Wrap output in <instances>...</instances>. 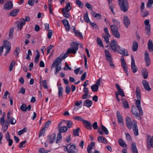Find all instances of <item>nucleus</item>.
I'll return each instance as SVG.
<instances>
[{
	"instance_id": "0eeeda50",
	"label": "nucleus",
	"mask_w": 153,
	"mask_h": 153,
	"mask_svg": "<svg viewBox=\"0 0 153 153\" xmlns=\"http://www.w3.org/2000/svg\"><path fill=\"white\" fill-rule=\"evenodd\" d=\"M121 66L126 75H128V66L124 58H121L120 59Z\"/></svg>"
},
{
	"instance_id": "5701e85b",
	"label": "nucleus",
	"mask_w": 153,
	"mask_h": 153,
	"mask_svg": "<svg viewBox=\"0 0 153 153\" xmlns=\"http://www.w3.org/2000/svg\"><path fill=\"white\" fill-rule=\"evenodd\" d=\"M148 49L150 52H152L153 51V44L152 40L149 39L147 43Z\"/></svg>"
},
{
	"instance_id": "393cba45",
	"label": "nucleus",
	"mask_w": 153,
	"mask_h": 153,
	"mask_svg": "<svg viewBox=\"0 0 153 153\" xmlns=\"http://www.w3.org/2000/svg\"><path fill=\"white\" fill-rule=\"evenodd\" d=\"M92 104V102L89 100H86L83 103V105L86 106L88 107H90Z\"/></svg>"
},
{
	"instance_id": "6e6d98bb",
	"label": "nucleus",
	"mask_w": 153,
	"mask_h": 153,
	"mask_svg": "<svg viewBox=\"0 0 153 153\" xmlns=\"http://www.w3.org/2000/svg\"><path fill=\"white\" fill-rule=\"evenodd\" d=\"M27 142L26 140H24L20 143L18 145V146L19 148H22L24 147L25 146V144Z\"/></svg>"
},
{
	"instance_id": "864d4df0",
	"label": "nucleus",
	"mask_w": 153,
	"mask_h": 153,
	"mask_svg": "<svg viewBox=\"0 0 153 153\" xmlns=\"http://www.w3.org/2000/svg\"><path fill=\"white\" fill-rule=\"evenodd\" d=\"M75 35L78 37H79L80 38L83 39V36H82L81 33L79 32L78 30L75 31L74 33Z\"/></svg>"
},
{
	"instance_id": "de8ad7c7",
	"label": "nucleus",
	"mask_w": 153,
	"mask_h": 153,
	"mask_svg": "<svg viewBox=\"0 0 153 153\" xmlns=\"http://www.w3.org/2000/svg\"><path fill=\"white\" fill-rule=\"evenodd\" d=\"M65 123L66 124L68 127L70 128L73 125V122L70 120H65Z\"/></svg>"
},
{
	"instance_id": "8fccbe9b",
	"label": "nucleus",
	"mask_w": 153,
	"mask_h": 153,
	"mask_svg": "<svg viewBox=\"0 0 153 153\" xmlns=\"http://www.w3.org/2000/svg\"><path fill=\"white\" fill-rule=\"evenodd\" d=\"M101 126L102 130L105 132V134L106 135L108 134L109 133V132L107 128L102 124H101Z\"/></svg>"
},
{
	"instance_id": "6ab92c4d",
	"label": "nucleus",
	"mask_w": 153,
	"mask_h": 153,
	"mask_svg": "<svg viewBox=\"0 0 153 153\" xmlns=\"http://www.w3.org/2000/svg\"><path fill=\"white\" fill-rule=\"evenodd\" d=\"M131 68L134 73H135L137 71V69L135 65L134 58H131Z\"/></svg>"
},
{
	"instance_id": "e2e57ef3",
	"label": "nucleus",
	"mask_w": 153,
	"mask_h": 153,
	"mask_svg": "<svg viewBox=\"0 0 153 153\" xmlns=\"http://www.w3.org/2000/svg\"><path fill=\"white\" fill-rule=\"evenodd\" d=\"M112 21L114 24V25H118L120 23V22L117 19L113 18L112 19Z\"/></svg>"
},
{
	"instance_id": "0e129e2a",
	"label": "nucleus",
	"mask_w": 153,
	"mask_h": 153,
	"mask_svg": "<svg viewBox=\"0 0 153 153\" xmlns=\"http://www.w3.org/2000/svg\"><path fill=\"white\" fill-rule=\"evenodd\" d=\"M20 109L22 111H25L27 110V106L25 104H22L20 107Z\"/></svg>"
},
{
	"instance_id": "7c9ffc66",
	"label": "nucleus",
	"mask_w": 153,
	"mask_h": 153,
	"mask_svg": "<svg viewBox=\"0 0 153 153\" xmlns=\"http://www.w3.org/2000/svg\"><path fill=\"white\" fill-rule=\"evenodd\" d=\"M92 13L93 17L97 18V19H100L101 18V16L100 14L97 13L95 12L92 11Z\"/></svg>"
},
{
	"instance_id": "c756f323",
	"label": "nucleus",
	"mask_w": 153,
	"mask_h": 153,
	"mask_svg": "<svg viewBox=\"0 0 153 153\" xmlns=\"http://www.w3.org/2000/svg\"><path fill=\"white\" fill-rule=\"evenodd\" d=\"M63 88L61 85L58 87V97L59 98L62 99L63 98L62 95Z\"/></svg>"
},
{
	"instance_id": "052dcab7",
	"label": "nucleus",
	"mask_w": 153,
	"mask_h": 153,
	"mask_svg": "<svg viewBox=\"0 0 153 153\" xmlns=\"http://www.w3.org/2000/svg\"><path fill=\"white\" fill-rule=\"evenodd\" d=\"M61 133L59 132L58 134L57 137V139L56 140V143H59V141L62 138Z\"/></svg>"
},
{
	"instance_id": "49530a36",
	"label": "nucleus",
	"mask_w": 153,
	"mask_h": 153,
	"mask_svg": "<svg viewBox=\"0 0 153 153\" xmlns=\"http://www.w3.org/2000/svg\"><path fill=\"white\" fill-rule=\"evenodd\" d=\"M97 42L98 45L101 47L103 46L102 41L99 37H97Z\"/></svg>"
},
{
	"instance_id": "f704fd0d",
	"label": "nucleus",
	"mask_w": 153,
	"mask_h": 153,
	"mask_svg": "<svg viewBox=\"0 0 153 153\" xmlns=\"http://www.w3.org/2000/svg\"><path fill=\"white\" fill-rule=\"evenodd\" d=\"M62 12L63 16L66 18H68L70 17V15L68 13L69 11L65 10L64 8H62Z\"/></svg>"
},
{
	"instance_id": "b1692460",
	"label": "nucleus",
	"mask_w": 153,
	"mask_h": 153,
	"mask_svg": "<svg viewBox=\"0 0 153 153\" xmlns=\"http://www.w3.org/2000/svg\"><path fill=\"white\" fill-rule=\"evenodd\" d=\"M116 87L118 90L119 95L122 97H125L124 93L122 89L120 88V86L117 83L116 84Z\"/></svg>"
},
{
	"instance_id": "bb28decb",
	"label": "nucleus",
	"mask_w": 153,
	"mask_h": 153,
	"mask_svg": "<svg viewBox=\"0 0 153 153\" xmlns=\"http://www.w3.org/2000/svg\"><path fill=\"white\" fill-rule=\"evenodd\" d=\"M139 87H137L136 88V95L137 100H140L141 99V94Z\"/></svg>"
},
{
	"instance_id": "2eb2a0df",
	"label": "nucleus",
	"mask_w": 153,
	"mask_h": 153,
	"mask_svg": "<svg viewBox=\"0 0 153 153\" xmlns=\"http://www.w3.org/2000/svg\"><path fill=\"white\" fill-rule=\"evenodd\" d=\"M62 22L65 27L66 31H69L70 29V25L68 20L67 19H64L62 20Z\"/></svg>"
},
{
	"instance_id": "20e7f679",
	"label": "nucleus",
	"mask_w": 153,
	"mask_h": 153,
	"mask_svg": "<svg viewBox=\"0 0 153 153\" xmlns=\"http://www.w3.org/2000/svg\"><path fill=\"white\" fill-rule=\"evenodd\" d=\"M2 47H3V48H4L6 49L4 54V56H6L10 51L11 48V44L8 41L6 40H4L3 41V46Z\"/></svg>"
},
{
	"instance_id": "09e8293b",
	"label": "nucleus",
	"mask_w": 153,
	"mask_h": 153,
	"mask_svg": "<svg viewBox=\"0 0 153 153\" xmlns=\"http://www.w3.org/2000/svg\"><path fill=\"white\" fill-rule=\"evenodd\" d=\"M64 8L65 10L69 11L71 8L70 3L68 2L65 6V8Z\"/></svg>"
},
{
	"instance_id": "69168bd1",
	"label": "nucleus",
	"mask_w": 153,
	"mask_h": 153,
	"mask_svg": "<svg viewBox=\"0 0 153 153\" xmlns=\"http://www.w3.org/2000/svg\"><path fill=\"white\" fill-rule=\"evenodd\" d=\"M76 4L80 7H82L83 5V4L79 0H76Z\"/></svg>"
},
{
	"instance_id": "13d9d810",
	"label": "nucleus",
	"mask_w": 153,
	"mask_h": 153,
	"mask_svg": "<svg viewBox=\"0 0 153 153\" xmlns=\"http://www.w3.org/2000/svg\"><path fill=\"white\" fill-rule=\"evenodd\" d=\"M73 119L74 120H76L82 121V123H83L84 121H85V120H84L82 117H80V116L75 117Z\"/></svg>"
},
{
	"instance_id": "603ef678",
	"label": "nucleus",
	"mask_w": 153,
	"mask_h": 153,
	"mask_svg": "<svg viewBox=\"0 0 153 153\" xmlns=\"http://www.w3.org/2000/svg\"><path fill=\"white\" fill-rule=\"evenodd\" d=\"M10 124L12 125H14L16 122V120L13 117H10L9 119H8Z\"/></svg>"
},
{
	"instance_id": "4c0bfd02",
	"label": "nucleus",
	"mask_w": 153,
	"mask_h": 153,
	"mask_svg": "<svg viewBox=\"0 0 153 153\" xmlns=\"http://www.w3.org/2000/svg\"><path fill=\"white\" fill-rule=\"evenodd\" d=\"M106 61L109 63L110 66L112 68H114L115 65L112 62V58H106Z\"/></svg>"
},
{
	"instance_id": "412c9836",
	"label": "nucleus",
	"mask_w": 153,
	"mask_h": 153,
	"mask_svg": "<svg viewBox=\"0 0 153 153\" xmlns=\"http://www.w3.org/2000/svg\"><path fill=\"white\" fill-rule=\"evenodd\" d=\"M83 123L87 129L90 130L92 129L91 124L90 122L85 120Z\"/></svg>"
},
{
	"instance_id": "dca6fc26",
	"label": "nucleus",
	"mask_w": 153,
	"mask_h": 153,
	"mask_svg": "<svg viewBox=\"0 0 153 153\" xmlns=\"http://www.w3.org/2000/svg\"><path fill=\"white\" fill-rule=\"evenodd\" d=\"M56 139L55 134H53L48 136V141L49 143H52L55 142Z\"/></svg>"
},
{
	"instance_id": "c03bdc74",
	"label": "nucleus",
	"mask_w": 153,
	"mask_h": 153,
	"mask_svg": "<svg viewBox=\"0 0 153 153\" xmlns=\"http://www.w3.org/2000/svg\"><path fill=\"white\" fill-rule=\"evenodd\" d=\"M14 30V28L13 27L10 29L9 33V39H10V38L12 39L13 37Z\"/></svg>"
},
{
	"instance_id": "a211bd4d",
	"label": "nucleus",
	"mask_w": 153,
	"mask_h": 153,
	"mask_svg": "<svg viewBox=\"0 0 153 153\" xmlns=\"http://www.w3.org/2000/svg\"><path fill=\"white\" fill-rule=\"evenodd\" d=\"M126 124L127 127L129 129H131L132 128V123L131 119L129 116H127L126 117Z\"/></svg>"
},
{
	"instance_id": "680f3d73",
	"label": "nucleus",
	"mask_w": 153,
	"mask_h": 153,
	"mask_svg": "<svg viewBox=\"0 0 153 153\" xmlns=\"http://www.w3.org/2000/svg\"><path fill=\"white\" fill-rule=\"evenodd\" d=\"M153 4V0H149L147 4V6L148 7L150 8L152 7Z\"/></svg>"
},
{
	"instance_id": "f8f14e48",
	"label": "nucleus",
	"mask_w": 153,
	"mask_h": 153,
	"mask_svg": "<svg viewBox=\"0 0 153 153\" xmlns=\"http://www.w3.org/2000/svg\"><path fill=\"white\" fill-rule=\"evenodd\" d=\"M13 3L11 1H8L4 5V8L6 10H9L12 8Z\"/></svg>"
},
{
	"instance_id": "5fc2aeb1",
	"label": "nucleus",
	"mask_w": 153,
	"mask_h": 153,
	"mask_svg": "<svg viewBox=\"0 0 153 153\" xmlns=\"http://www.w3.org/2000/svg\"><path fill=\"white\" fill-rule=\"evenodd\" d=\"M15 64V61L14 60H13L11 63H10L9 68V70L10 71H11L12 70Z\"/></svg>"
},
{
	"instance_id": "1a4fd4ad",
	"label": "nucleus",
	"mask_w": 153,
	"mask_h": 153,
	"mask_svg": "<svg viewBox=\"0 0 153 153\" xmlns=\"http://www.w3.org/2000/svg\"><path fill=\"white\" fill-rule=\"evenodd\" d=\"M135 105L139 111L140 114L141 115H142L143 113L140 105V100H135Z\"/></svg>"
},
{
	"instance_id": "e433bc0d",
	"label": "nucleus",
	"mask_w": 153,
	"mask_h": 153,
	"mask_svg": "<svg viewBox=\"0 0 153 153\" xmlns=\"http://www.w3.org/2000/svg\"><path fill=\"white\" fill-rule=\"evenodd\" d=\"M95 145V143L94 142H91L89 145H88L87 148V150L88 153H91V150L92 149L93 146Z\"/></svg>"
},
{
	"instance_id": "37998d69",
	"label": "nucleus",
	"mask_w": 153,
	"mask_h": 153,
	"mask_svg": "<svg viewBox=\"0 0 153 153\" xmlns=\"http://www.w3.org/2000/svg\"><path fill=\"white\" fill-rule=\"evenodd\" d=\"M84 18L85 21L88 23H90V21L89 18L88 16V13L87 12H86V13L84 14Z\"/></svg>"
},
{
	"instance_id": "cd10ccee",
	"label": "nucleus",
	"mask_w": 153,
	"mask_h": 153,
	"mask_svg": "<svg viewBox=\"0 0 153 153\" xmlns=\"http://www.w3.org/2000/svg\"><path fill=\"white\" fill-rule=\"evenodd\" d=\"M133 45L132 46V49L134 51H136L138 49V43L136 41L133 42Z\"/></svg>"
},
{
	"instance_id": "4be33fe9",
	"label": "nucleus",
	"mask_w": 153,
	"mask_h": 153,
	"mask_svg": "<svg viewBox=\"0 0 153 153\" xmlns=\"http://www.w3.org/2000/svg\"><path fill=\"white\" fill-rule=\"evenodd\" d=\"M132 129L133 130L135 136H138L139 134L138 129L136 122H134V124L133 125Z\"/></svg>"
},
{
	"instance_id": "338daca9",
	"label": "nucleus",
	"mask_w": 153,
	"mask_h": 153,
	"mask_svg": "<svg viewBox=\"0 0 153 153\" xmlns=\"http://www.w3.org/2000/svg\"><path fill=\"white\" fill-rule=\"evenodd\" d=\"M42 85L44 88L45 89H48V87L47 85V81L46 80H45L42 81Z\"/></svg>"
},
{
	"instance_id": "a18cd8bd",
	"label": "nucleus",
	"mask_w": 153,
	"mask_h": 153,
	"mask_svg": "<svg viewBox=\"0 0 153 153\" xmlns=\"http://www.w3.org/2000/svg\"><path fill=\"white\" fill-rule=\"evenodd\" d=\"M79 130L80 128H78L74 130L73 131V135L74 136H79Z\"/></svg>"
},
{
	"instance_id": "39448f33",
	"label": "nucleus",
	"mask_w": 153,
	"mask_h": 153,
	"mask_svg": "<svg viewBox=\"0 0 153 153\" xmlns=\"http://www.w3.org/2000/svg\"><path fill=\"white\" fill-rule=\"evenodd\" d=\"M0 123L2 125V129L4 133L8 128L9 125V122L7 121H5L4 117L3 116L0 118Z\"/></svg>"
},
{
	"instance_id": "a19ab883",
	"label": "nucleus",
	"mask_w": 153,
	"mask_h": 153,
	"mask_svg": "<svg viewBox=\"0 0 153 153\" xmlns=\"http://www.w3.org/2000/svg\"><path fill=\"white\" fill-rule=\"evenodd\" d=\"M53 47H54V46L51 45H50V46L48 47L47 48V54H48L49 53H50V54L51 53V54L49 56V57H50L52 55V52L51 53V50Z\"/></svg>"
},
{
	"instance_id": "ea45409f",
	"label": "nucleus",
	"mask_w": 153,
	"mask_h": 153,
	"mask_svg": "<svg viewBox=\"0 0 153 153\" xmlns=\"http://www.w3.org/2000/svg\"><path fill=\"white\" fill-rule=\"evenodd\" d=\"M112 35L116 38H120V35L118 30L112 32Z\"/></svg>"
},
{
	"instance_id": "2f4dec72",
	"label": "nucleus",
	"mask_w": 153,
	"mask_h": 153,
	"mask_svg": "<svg viewBox=\"0 0 153 153\" xmlns=\"http://www.w3.org/2000/svg\"><path fill=\"white\" fill-rule=\"evenodd\" d=\"M118 142L120 145L123 147V148H126L127 147V145L126 144L125 141L122 139H120L118 141Z\"/></svg>"
},
{
	"instance_id": "6e6552de",
	"label": "nucleus",
	"mask_w": 153,
	"mask_h": 153,
	"mask_svg": "<svg viewBox=\"0 0 153 153\" xmlns=\"http://www.w3.org/2000/svg\"><path fill=\"white\" fill-rule=\"evenodd\" d=\"M16 23L18 29L21 30L23 28V26L25 24V22L24 19L22 18L19 20V21H17Z\"/></svg>"
},
{
	"instance_id": "c85d7f7f",
	"label": "nucleus",
	"mask_w": 153,
	"mask_h": 153,
	"mask_svg": "<svg viewBox=\"0 0 153 153\" xmlns=\"http://www.w3.org/2000/svg\"><path fill=\"white\" fill-rule=\"evenodd\" d=\"M58 129L59 132L61 133L66 132L68 129V128L66 126H61Z\"/></svg>"
},
{
	"instance_id": "a878e982",
	"label": "nucleus",
	"mask_w": 153,
	"mask_h": 153,
	"mask_svg": "<svg viewBox=\"0 0 153 153\" xmlns=\"http://www.w3.org/2000/svg\"><path fill=\"white\" fill-rule=\"evenodd\" d=\"M121 100L124 108H129V106L128 102L125 99L123 98H122Z\"/></svg>"
},
{
	"instance_id": "58836bf2",
	"label": "nucleus",
	"mask_w": 153,
	"mask_h": 153,
	"mask_svg": "<svg viewBox=\"0 0 153 153\" xmlns=\"http://www.w3.org/2000/svg\"><path fill=\"white\" fill-rule=\"evenodd\" d=\"M91 88L92 90L94 92H96L98 91L99 89V86L95 84L92 85Z\"/></svg>"
},
{
	"instance_id": "c9c22d12",
	"label": "nucleus",
	"mask_w": 153,
	"mask_h": 153,
	"mask_svg": "<svg viewBox=\"0 0 153 153\" xmlns=\"http://www.w3.org/2000/svg\"><path fill=\"white\" fill-rule=\"evenodd\" d=\"M98 140L100 143H106L107 140V139L102 136L99 137L98 138Z\"/></svg>"
},
{
	"instance_id": "79ce46f5",
	"label": "nucleus",
	"mask_w": 153,
	"mask_h": 153,
	"mask_svg": "<svg viewBox=\"0 0 153 153\" xmlns=\"http://www.w3.org/2000/svg\"><path fill=\"white\" fill-rule=\"evenodd\" d=\"M102 36L106 44H109L110 42L109 41V37H110L111 36H109L108 35H105L103 34L102 35Z\"/></svg>"
},
{
	"instance_id": "f3484780",
	"label": "nucleus",
	"mask_w": 153,
	"mask_h": 153,
	"mask_svg": "<svg viewBox=\"0 0 153 153\" xmlns=\"http://www.w3.org/2000/svg\"><path fill=\"white\" fill-rule=\"evenodd\" d=\"M69 153H76L78 152V149L76 148V146L73 144L71 145L69 148Z\"/></svg>"
},
{
	"instance_id": "473e14b6",
	"label": "nucleus",
	"mask_w": 153,
	"mask_h": 153,
	"mask_svg": "<svg viewBox=\"0 0 153 153\" xmlns=\"http://www.w3.org/2000/svg\"><path fill=\"white\" fill-rule=\"evenodd\" d=\"M19 11V10L18 9L13 10L10 12V16H16Z\"/></svg>"
},
{
	"instance_id": "774afa93",
	"label": "nucleus",
	"mask_w": 153,
	"mask_h": 153,
	"mask_svg": "<svg viewBox=\"0 0 153 153\" xmlns=\"http://www.w3.org/2000/svg\"><path fill=\"white\" fill-rule=\"evenodd\" d=\"M145 61L146 63V66H148L150 64L151 61L150 58H145Z\"/></svg>"
},
{
	"instance_id": "423d86ee",
	"label": "nucleus",
	"mask_w": 153,
	"mask_h": 153,
	"mask_svg": "<svg viewBox=\"0 0 153 153\" xmlns=\"http://www.w3.org/2000/svg\"><path fill=\"white\" fill-rule=\"evenodd\" d=\"M144 25L146 26L145 27V31L146 34L149 35L150 33L151 25L149 24V21L148 19H146L144 21Z\"/></svg>"
},
{
	"instance_id": "f03ea898",
	"label": "nucleus",
	"mask_w": 153,
	"mask_h": 153,
	"mask_svg": "<svg viewBox=\"0 0 153 153\" xmlns=\"http://www.w3.org/2000/svg\"><path fill=\"white\" fill-rule=\"evenodd\" d=\"M65 58H56V59L54 60L53 63L51 67V69L53 70L55 66L56 67L55 68V74L56 75L59 71H60L61 68V67L60 65V64H61V62Z\"/></svg>"
},
{
	"instance_id": "72a5a7b5",
	"label": "nucleus",
	"mask_w": 153,
	"mask_h": 153,
	"mask_svg": "<svg viewBox=\"0 0 153 153\" xmlns=\"http://www.w3.org/2000/svg\"><path fill=\"white\" fill-rule=\"evenodd\" d=\"M131 111L133 114L135 115L136 118H139L140 115V114L138 113L137 111V109L135 107H134L132 109Z\"/></svg>"
},
{
	"instance_id": "4468645a",
	"label": "nucleus",
	"mask_w": 153,
	"mask_h": 153,
	"mask_svg": "<svg viewBox=\"0 0 153 153\" xmlns=\"http://www.w3.org/2000/svg\"><path fill=\"white\" fill-rule=\"evenodd\" d=\"M142 84L145 89L147 91H150L151 89L149 85V82L148 81L143 80L142 81Z\"/></svg>"
},
{
	"instance_id": "4d7b16f0",
	"label": "nucleus",
	"mask_w": 153,
	"mask_h": 153,
	"mask_svg": "<svg viewBox=\"0 0 153 153\" xmlns=\"http://www.w3.org/2000/svg\"><path fill=\"white\" fill-rule=\"evenodd\" d=\"M20 49L19 48V47H17L16 48L15 50L14 51V55L16 57H18L19 55V54L20 52Z\"/></svg>"
},
{
	"instance_id": "bf43d9fd",
	"label": "nucleus",
	"mask_w": 153,
	"mask_h": 153,
	"mask_svg": "<svg viewBox=\"0 0 153 153\" xmlns=\"http://www.w3.org/2000/svg\"><path fill=\"white\" fill-rule=\"evenodd\" d=\"M111 29L112 31V32L118 30L117 27L115 25H111Z\"/></svg>"
},
{
	"instance_id": "9b49d317",
	"label": "nucleus",
	"mask_w": 153,
	"mask_h": 153,
	"mask_svg": "<svg viewBox=\"0 0 153 153\" xmlns=\"http://www.w3.org/2000/svg\"><path fill=\"white\" fill-rule=\"evenodd\" d=\"M110 44L112 50L114 52L117 51L118 47L117 42L114 40H113L111 41Z\"/></svg>"
},
{
	"instance_id": "7ed1b4c3",
	"label": "nucleus",
	"mask_w": 153,
	"mask_h": 153,
	"mask_svg": "<svg viewBox=\"0 0 153 153\" xmlns=\"http://www.w3.org/2000/svg\"><path fill=\"white\" fill-rule=\"evenodd\" d=\"M119 2L120 9L124 12H127L129 8V4L127 0H121Z\"/></svg>"
},
{
	"instance_id": "aec40b11",
	"label": "nucleus",
	"mask_w": 153,
	"mask_h": 153,
	"mask_svg": "<svg viewBox=\"0 0 153 153\" xmlns=\"http://www.w3.org/2000/svg\"><path fill=\"white\" fill-rule=\"evenodd\" d=\"M123 23L125 26L128 28L130 24V22L128 16L125 15L123 18Z\"/></svg>"
},
{
	"instance_id": "ddd939ff",
	"label": "nucleus",
	"mask_w": 153,
	"mask_h": 153,
	"mask_svg": "<svg viewBox=\"0 0 153 153\" xmlns=\"http://www.w3.org/2000/svg\"><path fill=\"white\" fill-rule=\"evenodd\" d=\"M118 53L121 54L123 56H128V51L124 48L118 49Z\"/></svg>"
},
{
	"instance_id": "3c124183",
	"label": "nucleus",
	"mask_w": 153,
	"mask_h": 153,
	"mask_svg": "<svg viewBox=\"0 0 153 153\" xmlns=\"http://www.w3.org/2000/svg\"><path fill=\"white\" fill-rule=\"evenodd\" d=\"M142 76L144 79H146L148 77V72L146 70H145L142 73Z\"/></svg>"
},
{
	"instance_id": "f257e3e1",
	"label": "nucleus",
	"mask_w": 153,
	"mask_h": 153,
	"mask_svg": "<svg viewBox=\"0 0 153 153\" xmlns=\"http://www.w3.org/2000/svg\"><path fill=\"white\" fill-rule=\"evenodd\" d=\"M71 47L68 48L66 52L63 53L58 57H67L70 53L75 54L78 50L79 44L75 42H72L70 44Z\"/></svg>"
},
{
	"instance_id": "9d476101",
	"label": "nucleus",
	"mask_w": 153,
	"mask_h": 153,
	"mask_svg": "<svg viewBox=\"0 0 153 153\" xmlns=\"http://www.w3.org/2000/svg\"><path fill=\"white\" fill-rule=\"evenodd\" d=\"M117 121L122 126H123L124 125L122 116L120 114V112L117 111Z\"/></svg>"
}]
</instances>
